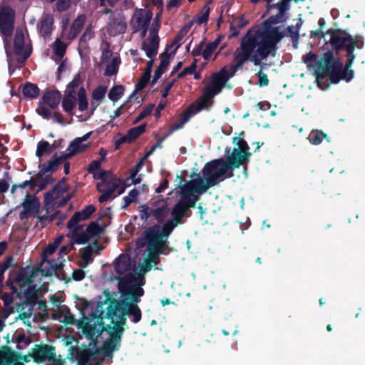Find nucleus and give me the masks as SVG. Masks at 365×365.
Instances as JSON below:
<instances>
[{"mask_svg":"<svg viewBox=\"0 0 365 365\" xmlns=\"http://www.w3.org/2000/svg\"><path fill=\"white\" fill-rule=\"evenodd\" d=\"M120 297L116 299L112 297L108 289L103 291L106 302L103 307V317L111 319L113 326L106 324V330L114 332V337L119 338L124 332V326L126 325L127 317H132V322L138 323L142 318V312L138 307L140 297L143 296L142 289L133 290L128 287H118Z\"/></svg>","mask_w":365,"mask_h":365,"instance_id":"1","label":"nucleus"},{"mask_svg":"<svg viewBox=\"0 0 365 365\" xmlns=\"http://www.w3.org/2000/svg\"><path fill=\"white\" fill-rule=\"evenodd\" d=\"M283 20H278L275 15L270 16L263 22V31L259 34H250L247 33L244 37L254 38L257 43L258 55L267 58L269 56H274L278 50V43L286 36L285 31H280L279 26H272Z\"/></svg>","mask_w":365,"mask_h":365,"instance_id":"2","label":"nucleus"},{"mask_svg":"<svg viewBox=\"0 0 365 365\" xmlns=\"http://www.w3.org/2000/svg\"><path fill=\"white\" fill-rule=\"evenodd\" d=\"M257 43L254 38L243 37L241 40L240 47L237 48L233 54V61L230 71L227 70V76L229 79L235 76L237 70L242 68L243 65L247 61H250L255 66H259L262 61L267 58L258 55Z\"/></svg>","mask_w":365,"mask_h":365,"instance_id":"3","label":"nucleus"},{"mask_svg":"<svg viewBox=\"0 0 365 365\" xmlns=\"http://www.w3.org/2000/svg\"><path fill=\"white\" fill-rule=\"evenodd\" d=\"M106 304V302H98L94 312L91 314V320L89 321L87 318L78 323V327L81 329L83 334L90 341L88 346H95L102 332L106 331L107 326L103 321L105 319L103 307Z\"/></svg>","mask_w":365,"mask_h":365,"instance_id":"4","label":"nucleus"},{"mask_svg":"<svg viewBox=\"0 0 365 365\" xmlns=\"http://www.w3.org/2000/svg\"><path fill=\"white\" fill-rule=\"evenodd\" d=\"M327 34L330 36L329 43L332 49L336 53L345 50L346 57L355 56L354 49H362L364 47V43L361 36H352L345 31L334 29H329Z\"/></svg>","mask_w":365,"mask_h":365,"instance_id":"5","label":"nucleus"},{"mask_svg":"<svg viewBox=\"0 0 365 365\" xmlns=\"http://www.w3.org/2000/svg\"><path fill=\"white\" fill-rule=\"evenodd\" d=\"M202 173L209 188L234 175L233 171L229 168L222 158L207 162L202 168Z\"/></svg>","mask_w":365,"mask_h":365,"instance_id":"6","label":"nucleus"},{"mask_svg":"<svg viewBox=\"0 0 365 365\" xmlns=\"http://www.w3.org/2000/svg\"><path fill=\"white\" fill-rule=\"evenodd\" d=\"M173 230V225L171 222H165L163 225L155 224L149 227L143 232L147 247L165 248Z\"/></svg>","mask_w":365,"mask_h":365,"instance_id":"7","label":"nucleus"},{"mask_svg":"<svg viewBox=\"0 0 365 365\" xmlns=\"http://www.w3.org/2000/svg\"><path fill=\"white\" fill-rule=\"evenodd\" d=\"M140 217L145 221L155 220L158 224L165 222L170 212L167 199L160 196L153 198L147 204L140 206Z\"/></svg>","mask_w":365,"mask_h":365,"instance_id":"8","label":"nucleus"},{"mask_svg":"<svg viewBox=\"0 0 365 365\" xmlns=\"http://www.w3.org/2000/svg\"><path fill=\"white\" fill-rule=\"evenodd\" d=\"M31 359L36 364L48 362L51 365H63L64 360L57 356L56 347L47 344H36L31 349Z\"/></svg>","mask_w":365,"mask_h":365,"instance_id":"9","label":"nucleus"},{"mask_svg":"<svg viewBox=\"0 0 365 365\" xmlns=\"http://www.w3.org/2000/svg\"><path fill=\"white\" fill-rule=\"evenodd\" d=\"M153 264L145 259L143 263L140 264V272H137L133 270V272H129L125 276L119 277L118 287L122 288V286H125L130 288L133 290L142 289L144 291V289L142 288V286L145 284L144 274L151 270Z\"/></svg>","mask_w":365,"mask_h":365,"instance_id":"10","label":"nucleus"},{"mask_svg":"<svg viewBox=\"0 0 365 365\" xmlns=\"http://www.w3.org/2000/svg\"><path fill=\"white\" fill-rule=\"evenodd\" d=\"M341 61L336 58L332 51L324 52L322 56L317 61L315 75L317 80H322L327 76L329 79L336 68H340Z\"/></svg>","mask_w":365,"mask_h":365,"instance_id":"11","label":"nucleus"},{"mask_svg":"<svg viewBox=\"0 0 365 365\" xmlns=\"http://www.w3.org/2000/svg\"><path fill=\"white\" fill-rule=\"evenodd\" d=\"M197 179L187 181L180 187V198L183 199L185 197V200H194L195 205L199 200V197L195 193L203 194L209 188L204 180L199 175H197Z\"/></svg>","mask_w":365,"mask_h":365,"instance_id":"12","label":"nucleus"},{"mask_svg":"<svg viewBox=\"0 0 365 365\" xmlns=\"http://www.w3.org/2000/svg\"><path fill=\"white\" fill-rule=\"evenodd\" d=\"M101 354L100 349H96L93 351L91 348L84 346L83 348L70 346L68 348V358L71 361L76 359L77 365H90L89 362L95 359Z\"/></svg>","mask_w":365,"mask_h":365,"instance_id":"13","label":"nucleus"},{"mask_svg":"<svg viewBox=\"0 0 365 365\" xmlns=\"http://www.w3.org/2000/svg\"><path fill=\"white\" fill-rule=\"evenodd\" d=\"M57 245L53 243L49 244L45 249L42 255V268L41 272L45 277H51L53 272L62 268V262L57 263L53 260L47 259L48 255L53 254L57 250Z\"/></svg>","mask_w":365,"mask_h":365,"instance_id":"14","label":"nucleus"},{"mask_svg":"<svg viewBox=\"0 0 365 365\" xmlns=\"http://www.w3.org/2000/svg\"><path fill=\"white\" fill-rule=\"evenodd\" d=\"M195 205L194 200H185V197L183 199L180 198L170 212L173 218L165 222H171L174 229L178 225L181 224L182 218L186 215V212L190 208L195 207Z\"/></svg>","mask_w":365,"mask_h":365,"instance_id":"15","label":"nucleus"},{"mask_svg":"<svg viewBox=\"0 0 365 365\" xmlns=\"http://www.w3.org/2000/svg\"><path fill=\"white\" fill-rule=\"evenodd\" d=\"M355 58L356 56L346 57V61L344 67L343 63L341 62L340 68H336L329 79L331 83L336 84L341 80L346 82H349L352 80L354 76V72L351 68Z\"/></svg>","mask_w":365,"mask_h":365,"instance_id":"16","label":"nucleus"},{"mask_svg":"<svg viewBox=\"0 0 365 365\" xmlns=\"http://www.w3.org/2000/svg\"><path fill=\"white\" fill-rule=\"evenodd\" d=\"M14 53L19 56L18 62L24 63L31 54V47L25 46V38L21 30H16L14 39Z\"/></svg>","mask_w":365,"mask_h":365,"instance_id":"17","label":"nucleus"},{"mask_svg":"<svg viewBox=\"0 0 365 365\" xmlns=\"http://www.w3.org/2000/svg\"><path fill=\"white\" fill-rule=\"evenodd\" d=\"M225 153H227V156L224 158V161L232 171H233L234 169L240 168L242 165L247 166L250 157L241 153L240 150L233 148L230 152V148H225Z\"/></svg>","mask_w":365,"mask_h":365,"instance_id":"18","label":"nucleus"},{"mask_svg":"<svg viewBox=\"0 0 365 365\" xmlns=\"http://www.w3.org/2000/svg\"><path fill=\"white\" fill-rule=\"evenodd\" d=\"M153 17V12L143 9H138L130 23L134 33L138 32L143 27H148Z\"/></svg>","mask_w":365,"mask_h":365,"instance_id":"19","label":"nucleus"},{"mask_svg":"<svg viewBox=\"0 0 365 365\" xmlns=\"http://www.w3.org/2000/svg\"><path fill=\"white\" fill-rule=\"evenodd\" d=\"M127 24L125 18L120 15H112L108 23L107 32L111 36H116L124 34L126 31Z\"/></svg>","mask_w":365,"mask_h":365,"instance_id":"20","label":"nucleus"},{"mask_svg":"<svg viewBox=\"0 0 365 365\" xmlns=\"http://www.w3.org/2000/svg\"><path fill=\"white\" fill-rule=\"evenodd\" d=\"M38 290L36 285L29 286L23 292L24 301L18 304V308L21 311L24 310L26 307L33 308L36 306L38 301Z\"/></svg>","mask_w":365,"mask_h":365,"instance_id":"21","label":"nucleus"},{"mask_svg":"<svg viewBox=\"0 0 365 365\" xmlns=\"http://www.w3.org/2000/svg\"><path fill=\"white\" fill-rule=\"evenodd\" d=\"M96 207L93 205H86L82 210L76 212L67 222V228L71 229L81 221L86 220L95 212Z\"/></svg>","mask_w":365,"mask_h":365,"instance_id":"22","label":"nucleus"},{"mask_svg":"<svg viewBox=\"0 0 365 365\" xmlns=\"http://www.w3.org/2000/svg\"><path fill=\"white\" fill-rule=\"evenodd\" d=\"M106 332L110 335V339L104 341L101 348L99 349L101 353L109 357L112 356L114 351L119 349L122 336H119V338H115L114 337V332L109 330H106Z\"/></svg>","mask_w":365,"mask_h":365,"instance_id":"23","label":"nucleus"},{"mask_svg":"<svg viewBox=\"0 0 365 365\" xmlns=\"http://www.w3.org/2000/svg\"><path fill=\"white\" fill-rule=\"evenodd\" d=\"M134 264L132 263L130 258L125 255H120L115 261V271L118 275L125 276L129 272H132Z\"/></svg>","mask_w":365,"mask_h":365,"instance_id":"24","label":"nucleus"},{"mask_svg":"<svg viewBox=\"0 0 365 365\" xmlns=\"http://www.w3.org/2000/svg\"><path fill=\"white\" fill-rule=\"evenodd\" d=\"M61 98V93L58 90H46L42 96L41 103L55 110L58 108Z\"/></svg>","mask_w":365,"mask_h":365,"instance_id":"25","label":"nucleus"},{"mask_svg":"<svg viewBox=\"0 0 365 365\" xmlns=\"http://www.w3.org/2000/svg\"><path fill=\"white\" fill-rule=\"evenodd\" d=\"M53 17L50 14L43 15L38 24V31L45 38L50 37L53 30Z\"/></svg>","mask_w":365,"mask_h":365,"instance_id":"26","label":"nucleus"},{"mask_svg":"<svg viewBox=\"0 0 365 365\" xmlns=\"http://www.w3.org/2000/svg\"><path fill=\"white\" fill-rule=\"evenodd\" d=\"M121 182L122 180L120 178H118L112 173H109V175L103 181H101L97 183L96 189L98 191H104L106 190H111L113 187H115V191Z\"/></svg>","mask_w":365,"mask_h":365,"instance_id":"27","label":"nucleus"},{"mask_svg":"<svg viewBox=\"0 0 365 365\" xmlns=\"http://www.w3.org/2000/svg\"><path fill=\"white\" fill-rule=\"evenodd\" d=\"M159 41V36H150L149 43H147L145 41L142 42L141 49L145 51L146 56L148 58H152L158 53Z\"/></svg>","mask_w":365,"mask_h":365,"instance_id":"28","label":"nucleus"},{"mask_svg":"<svg viewBox=\"0 0 365 365\" xmlns=\"http://www.w3.org/2000/svg\"><path fill=\"white\" fill-rule=\"evenodd\" d=\"M94 36L95 33L92 26H87L78 41V51L81 56L83 55V52H87L89 50L88 41Z\"/></svg>","mask_w":365,"mask_h":365,"instance_id":"29","label":"nucleus"},{"mask_svg":"<svg viewBox=\"0 0 365 365\" xmlns=\"http://www.w3.org/2000/svg\"><path fill=\"white\" fill-rule=\"evenodd\" d=\"M18 353L8 346H3L0 349V365H11L16 359Z\"/></svg>","mask_w":365,"mask_h":365,"instance_id":"30","label":"nucleus"},{"mask_svg":"<svg viewBox=\"0 0 365 365\" xmlns=\"http://www.w3.org/2000/svg\"><path fill=\"white\" fill-rule=\"evenodd\" d=\"M83 229L82 225H75L71 230V237L73 242L78 245H83L87 243L91 239L89 238L86 232H80Z\"/></svg>","mask_w":365,"mask_h":365,"instance_id":"31","label":"nucleus"},{"mask_svg":"<svg viewBox=\"0 0 365 365\" xmlns=\"http://www.w3.org/2000/svg\"><path fill=\"white\" fill-rule=\"evenodd\" d=\"M84 19L78 17L72 23L69 33L68 34L67 38L69 41H72L76 38L82 30L84 25Z\"/></svg>","mask_w":365,"mask_h":365,"instance_id":"32","label":"nucleus"},{"mask_svg":"<svg viewBox=\"0 0 365 365\" xmlns=\"http://www.w3.org/2000/svg\"><path fill=\"white\" fill-rule=\"evenodd\" d=\"M76 91H68V94L62 101V108L63 110L68 113H71L76 104Z\"/></svg>","mask_w":365,"mask_h":365,"instance_id":"33","label":"nucleus"},{"mask_svg":"<svg viewBox=\"0 0 365 365\" xmlns=\"http://www.w3.org/2000/svg\"><path fill=\"white\" fill-rule=\"evenodd\" d=\"M307 139L311 144L315 145H319L324 139L327 140L329 142L330 141L329 137L323 131L319 130H312L307 137Z\"/></svg>","mask_w":365,"mask_h":365,"instance_id":"34","label":"nucleus"},{"mask_svg":"<svg viewBox=\"0 0 365 365\" xmlns=\"http://www.w3.org/2000/svg\"><path fill=\"white\" fill-rule=\"evenodd\" d=\"M91 143H83L77 138H75L67 148V151H70L74 156L76 154L83 152L86 148L90 146Z\"/></svg>","mask_w":365,"mask_h":365,"instance_id":"35","label":"nucleus"},{"mask_svg":"<svg viewBox=\"0 0 365 365\" xmlns=\"http://www.w3.org/2000/svg\"><path fill=\"white\" fill-rule=\"evenodd\" d=\"M22 205L24 209L27 212H31L35 210L38 212L40 203L36 196L27 195V198L24 200Z\"/></svg>","mask_w":365,"mask_h":365,"instance_id":"36","label":"nucleus"},{"mask_svg":"<svg viewBox=\"0 0 365 365\" xmlns=\"http://www.w3.org/2000/svg\"><path fill=\"white\" fill-rule=\"evenodd\" d=\"M33 274H29L26 269H24L18 273L16 281L22 288L26 285L31 286L30 284L33 282Z\"/></svg>","mask_w":365,"mask_h":365,"instance_id":"37","label":"nucleus"},{"mask_svg":"<svg viewBox=\"0 0 365 365\" xmlns=\"http://www.w3.org/2000/svg\"><path fill=\"white\" fill-rule=\"evenodd\" d=\"M146 250L148 255L145 259L153 264H158L160 262L159 256L163 253L165 248L147 247Z\"/></svg>","mask_w":365,"mask_h":365,"instance_id":"38","label":"nucleus"},{"mask_svg":"<svg viewBox=\"0 0 365 365\" xmlns=\"http://www.w3.org/2000/svg\"><path fill=\"white\" fill-rule=\"evenodd\" d=\"M22 93L25 97L36 98L39 95V88L36 84L27 82L22 88Z\"/></svg>","mask_w":365,"mask_h":365,"instance_id":"39","label":"nucleus"},{"mask_svg":"<svg viewBox=\"0 0 365 365\" xmlns=\"http://www.w3.org/2000/svg\"><path fill=\"white\" fill-rule=\"evenodd\" d=\"M170 55L168 53V48H166L165 51L160 55V58L161 59L160 63L155 71V74L158 73V76L160 77L162 76L166 68L170 65Z\"/></svg>","mask_w":365,"mask_h":365,"instance_id":"40","label":"nucleus"},{"mask_svg":"<svg viewBox=\"0 0 365 365\" xmlns=\"http://www.w3.org/2000/svg\"><path fill=\"white\" fill-rule=\"evenodd\" d=\"M227 69L222 68L218 73H215L212 76V81L217 84L219 87L223 88L229 80V76H227Z\"/></svg>","mask_w":365,"mask_h":365,"instance_id":"41","label":"nucleus"},{"mask_svg":"<svg viewBox=\"0 0 365 365\" xmlns=\"http://www.w3.org/2000/svg\"><path fill=\"white\" fill-rule=\"evenodd\" d=\"M15 11L9 6H4L0 9V20L15 22Z\"/></svg>","mask_w":365,"mask_h":365,"instance_id":"42","label":"nucleus"},{"mask_svg":"<svg viewBox=\"0 0 365 365\" xmlns=\"http://www.w3.org/2000/svg\"><path fill=\"white\" fill-rule=\"evenodd\" d=\"M120 63V57H113L110 63H108L104 71V76H112L115 75L118 71L119 65Z\"/></svg>","mask_w":365,"mask_h":365,"instance_id":"43","label":"nucleus"},{"mask_svg":"<svg viewBox=\"0 0 365 365\" xmlns=\"http://www.w3.org/2000/svg\"><path fill=\"white\" fill-rule=\"evenodd\" d=\"M67 47L68 44L57 38L53 45V53L58 58H62L66 52Z\"/></svg>","mask_w":365,"mask_h":365,"instance_id":"44","label":"nucleus"},{"mask_svg":"<svg viewBox=\"0 0 365 365\" xmlns=\"http://www.w3.org/2000/svg\"><path fill=\"white\" fill-rule=\"evenodd\" d=\"M213 101H211L210 103L205 100L199 98L195 102L192 103L190 106L197 114L202 110H210L211 107L212 106Z\"/></svg>","mask_w":365,"mask_h":365,"instance_id":"45","label":"nucleus"},{"mask_svg":"<svg viewBox=\"0 0 365 365\" xmlns=\"http://www.w3.org/2000/svg\"><path fill=\"white\" fill-rule=\"evenodd\" d=\"M59 165L60 162L57 160V154L56 153L46 164H40L38 168L43 169L46 173L48 172L53 173L57 170Z\"/></svg>","mask_w":365,"mask_h":365,"instance_id":"46","label":"nucleus"},{"mask_svg":"<svg viewBox=\"0 0 365 365\" xmlns=\"http://www.w3.org/2000/svg\"><path fill=\"white\" fill-rule=\"evenodd\" d=\"M125 88L122 85L114 86L109 91L108 98L113 101H118L124 94Z\"/></svg>","mask_w":365,"mask_h":365,"instance_id":"47","label":"nucleus"},{"mask_svg":"<svg viewBox=\"0 0 365 365\" xmlns=\"http://www.w3.org/2000/svg\"><path fill=\"white\" fill-rule=\"evenodd\" d=\"M57 187L58 186H54L51 190L44 194V202L46 207L53 205L54 204V201L61 197L59 194L56 192ZM46 211L48 212V207L46 208Z\"/></svg>","mask_w":365,"mask_h":365,"instance_id":"48","label":"nucleus"},{"mask_svg":"<svg viewBox=\"0 0 365 365\" xmlns=\"http://www.w3.org/2000/svg\"><path fill=\"white\" fill-rule=\"evenodd\" d=\"M6 286L10 287L12 292L11 293L4 292L1 296V299L4 302V304L6 306H8L13 302V300H14L13 294H17V288L13 284V282L10 280H8L6 282Z\"/></svg>","mask_w":365,"mask_h":365,"instance_id":"49","label":"nucleus"},{"mask_svg":"<svg viewBox=\"0 0 365 365\" xmlns=\"http://www.w3.org/2000/svg\"><path fill=\"white\" fill-rule=\"evenodd\" d=\"M146 130V124H141L138 126L132 128L128 130L127 135L130 138V142H133L140 135L144 133Z\"/></svg>","mask_w":365,"mask_h":365,"instance_id":"50","label":"nucleus"},{"mask_svg":"<svg viewBox=\"0 0 365 365\" xmlns=\"http://www.w3.org/2000/svg\"><path fill=\"white\" fill-rule=\"evenodd\" d=\"M210 9L207 5H205L201 11L194 17L196 24L200 26L202 24L207 23L209 19Z\"/></svg>","mask_w":365,"mask_h":365,"instance_id":"51","label":"nucleus"},{"mask_svg":"<svg viewBox=\"0 0 365 365\" xmlns=\"http://www.w3.org/2000/svg\"><path fill=\"white\" fill-rule=\"evenodd\" d=\"M93 253V250L91 246H87L86 247L81 248L80 250L81 257L83 262L81 267L84 268L88 264L92 259Z\"/></svg>","mask_w":365,"mask_h":365,"instance_id":"52","label":"nucleus"},{"mask_svg":"<svg viewBox=\"0 0 365 365\" xmlns=\"http://www.w3.org/2000/svg\"><path fill=\"white\" fill-rule=\"evenodd\" d=\"M233 143H236L237 145V148H234L235 150H240L241 153L250 158L251 153H250V147L245 139L235 137L233 138Z\"/></svg>","mask_w":365,"mask_h":365,"instance_id":"53","label":"nucleus"},{"mask_svg":"<svg viewBox=\"0 0 365 365\" xmlns=\"http://www.w3.org/2000/svg\"><path fill=\"white\" fill-rule=\"evenodd\" d=\"M88 101L86 98V90L83 87H81L78 93V110L81 112L86 110L88 108Z\"/></svg>","mask_w":365,"mask_h":365,"instance_id":"54","label":"nucleus"},{"mask_svg":"<svg viewBox=\"0 0 365 365\" xmlns=\"http://www.w3.org/2000/svg\"><path fill=\"white\" fill-rule=\"evenodd\" d=\"M51 145V144L46 140H41L37 144V148L36 150V155L38 158L42 157L46 153H50Z\"/></svg>","mask_w":365,"mask_h":365,"instance_id":"55","label":"nucleus"},{"mask_svg":"<svg viewBox=\"0 0 365 365\" xmlns=\"http://www.w3.org/2000/svg\"><path fill=\"white\" fill-rule=\"evenodd\" d=\"M52 110L47 105L39 102L36 111L43 118L48 120L52 116Z\"/></svg>","mask_w":365,"mask_h":365,"instance_id":"56","label":"nucleus"},{"mask_svg":"<svg viewBox=\"0 0 365 365\" xmlns=\"http://www.w3.org/2000/svg\"><path fill=\"white\" fill-rule=\"evenodd\" d=\"M14 27V23L0 20V33L5 37L11 36Z\"/></svg>","mask_w":365,"mask_h":365,"instance_id":"57","label":"nucleus"},{"mask_svg":"<svg viewBox=\"0 0 365 365\" xmlns=\"http://www.w3.org/2000/svg\"><path fill=\"white\" fill-rule=\"evenodd\" d=\"M101 226L96 222H91L86 227V232L90 239L98 236L101 232Z\"/></svg>","mask_w":365,"mask_h":365,"instance_id":"58","label":"nucleus"},{"mask_svg":"<svg viewBox=\"0 0 365 365\" xmlns=\"http://www.w3.org/2000/svg\"><path fill=\"white\" fill-rule=\"evenodd\" d=\"M107 91V87L105 86H97L92 92V98L96 101H101Z\"/></svg>","mask_w":365,"mask_h":365,"instance_id":"59","label":"nucleus"},{"mask_svg":"<svg viewBox=\"0 0 365 365\" xmlns=\"http://www.w3.org/2000/svg\"><path fill=\"white\" fill-rule=\"evenodd\" d=\"M155 107V105L153 103H150L146 107H145L143 110L138 114V115L135 118V119L133 121V124H136L145 118L150 115Z\"/></svg>","mask_w":365,"mask_h":365,"instance_id":"60","label":"nucleus"},{"mask_svg":"<svg viewBox=\"0 0 365 365\" xmlns=\"http://www.w3.org/2000/svg\"><path fill=\"white\" fill-rule=\"evenodd\" d=\"M163 13L158 12L155 15V19L152 24V27L150 32V36H158V33L160 28V20Z\"/></svg>","mask_w":365,"mask_h":365,"instance_id":"61","label":"nucleus"},{"mask_svg":"<svg viewBox=\"0 0 365 365\" xmlns=\"http://www.w3.org/2000/svg\"><path fill=\"white\" fill-rule=\"evenodd\" d=\"M187 34L182 31V30H180L178 34H176V36H175L172 43L170 45V47H173L174 46H175V48L174 49V51L173 52H171L170 53V55H172V56H174L177 51V50L178 49V48L181 46V43H180V41H182V39L186 36Z\"/></svg>","mask_w":365,"mask_h":365,"instance_id":"62","label":"nucleus"},{"mask_svg":"<svg viewBox=\"0 0 365 365\" xmlns=\"http://www.w3.org/2000/svg\"><path fill=\"white\" fill-rule=\"evenodd\" d=\"M99 192H101L102 195L99 196L98 197V202L100 203H103L105 202H107L110 200H112L116 197V195H114L113 193L115 192V187H113L111 190H106L104 191H98Z\"/></svg>","mask_w":365,"mask_h":365,"instance_id":"63","label":"nucleus"},{"mask_svg":"<svg viewBox=\"0 0 365 365\" xmlns=\"http://www.w3.org/2000/svg\"><path fill=\"white\" fill-rule=\"evenodd\" d=\"M14 258L11 256L7 257L6 260L0 263V280L4 281L5 271L11 267Z\"/></svg>","mask_w":365,"mask_h":365,"instance_id":"64","label":"nucleus"}]
</instances>
